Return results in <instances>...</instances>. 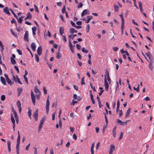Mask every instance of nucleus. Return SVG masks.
Instances as JSON below:
<instances>
[{
	"label": "nucleus",
	"instance_id": "f257e3e1",
	"mask_svg": "<svg viewBox=\"0 0 154 154\" xmlns=\"http://www.w3.org/2000/svg\"><path fill=\"white\" fill-rule=\"evenodd\" d=\"M49 96L48 95V97L47 102H46V112L47 114H48L49 110V105L50 104L49 101Z\"/></svg>",
	"mask_w": 154,
	"mask_h": 154
},
{
	"label": "nucleus",
	"instance_id": "f03ea898",
	"mask_svg": "<svg viewBox=\"0 0 154 154\" xmlns=\"http://www.w3.org/2000/svg\"><path fill=\"white\" fill-rule=\"evenodd\" d=\"M31 98L32 99V103L34 105H35V96L32 91L31 90Z\"/></svg>",
	"mask_w": 154,
	"mask_h": 154
},
{
	"label": "nucleus",
	"instance_id": "7ed1b4c3",
	"mask_svg": "<svg viewBox=\"0 0 154 154\" xmlns=\"http://www.w3.org/2000/svg\"><path fill=\"white\" fill-rule=\"evenodd\" d=\"M13 78L14 80V81L15 82H17L19 84L21 85L22 84V83L20 81V79L18 77L17 75H16V77H15V75H14L13 76Z\"/></svg>",
	"mask_w": 154,
	"mask_h": 154
},
{
	"label": "nucleus",
	"instance_id": "20e7f679",
	"mask_svg": "<svg viewBox=\"0 0 154 154\" xmlns=\"http://www.w3.org/2000/svg\"><path fill=\"white\" fill-rule=\"evenodd\" d=\"M11 120L13 124V129L14 131H15V119L13 117L12 114H11Z\"/></svg>",
	"mask_w": 154,
	"mask_h": 154
},
{
	"label": "nucleus",
	"instance_id": "39448f33",
	"mask_svg": "<svg viewBox=\"0 0 154 154\" xmlns=\"http://www.w3.org/2000/svg\"><path fill=\"white\" fill-rule=\"evenodd\" d=\"M104 86L105 87V89L106 91H107L109 88V85L106 80V75L105 76L104 78Z\"/></svg>",
	"mask_w": 154,
	"mask_h": 154
},
{
	"label": "nucleus",
	"instance_id": "423d86ee",
	"mask_svg": "<svg viewBox=\"0 0 154 154\" xmlns=\"http://www.w3.org/2000/svg\"><path fill=\"white\" fill-rule=\"evenodd\" d=\"M29 35L28 32L27 31H26L24 34L23 39L24 41L27 42H28Z\"/></svg>",
	"mask_w": 154,
	"mask_h": 154
},
{
	"label": "nucleus",
	"instance_id": "0eeeda50",
	"mask_svg": "<svg viewBox=\"0 0 154 154\" xmlns=\"http://www.w3.org/2000/svg\"><path fill=\"white\" fill-rule=\"evenodd\" d=\"M69 48H70L71 52L72 53H74V51L73 49V47L72 45V44L70 40H69Z\"/></svg>",
	"mask_w": 154,
	"mask_h": 154
},
{
	"label": "nucleus",
	"instance_id": "6e6552de",
	"mask_svg": "<svg viewBox=\"0 0 154 154\" xmlns=\"http://www.w3.org/2000/svg\"><path fill=\"white\" fill-rule=\"evenodd\" d=\"M127 121L125 122H123L119 119H117V123H119L122 126H124L125 125H126L127 124Z\"/></svg>",
	"mask_w": 154,
	"mask_h": 154
},
{
	"label": "nucleus",
	"instance_id": "1a4fd4ad",
	"mask_svg": "<svg viewBox=\"0 0 154 154\" xmlns=\"http://www.w3.org/2000/svg\"><path fill=\"white\" fill-rule=\"evenodd\" d=\"M42 48L41 46H39L38 47L37 50V52L38 55H41L42 53Z\"/></svg>",
	"mask_w": 154,
	"mask_h": 154
},
{
	"label": "nucleus",
	"instance_id": "9d476101",
	"mask_svg": "<svg viewBox=\"0 0 154 154\" xmlns=\"http://www.w3.org/2000/svg\"><path fill=\"white\" fill-rule=\"evenodd\" d=\"M34 91L35 92L37 93L36 94V96H39L40 95V91L38 90V89L37 88V86H36L35 87L34 89Z\"/></svg>",
	"mask_w": 154,
	"mask_h": 154
},
{
	"label": "nucleus",
	"instance_id": "9b49d317",
	"mask_svg": "<svg viewBox=\"0 0 154 154\" xmlns=\"http://www.w3.org/2000/svg\"><path fill=\"white\" fill-rule=\"evenodd\" d=\"M115 149V146L113 144H111L110 145V149L109 150V153H112L113 151Z\"/></svg>",
	"mask_w": 154,
	"mask_h": 154
},
{
	"label": "nucleus",
	"instance_id": "f8f14e48",
	"mask_svg": "<svg viewBox=\"0 0 154 154\" xmlns=\"http://www.w3.org/2000/svg\"><path fill=\"white\" fill-rule=\"evenodd\" d=\"M89 12V11L88 10H84L82 12L81 14V16L82 17H83L86 14H88Z\"/></svg>",
	"mask_w": 154,
	"mask_h": 154
},
{
	"label": "nucleus",
	"instance_id": "ddd939ff",
	"mask_svg": "<svg viewBox=\"0 0 154 154\" xmlns=\"http://www.w3.org/2000/svg\"><path fill=\"white\" fill-rule=\"evenodd\" d=\"M3 11L4 12L5 14H7L8 15H10V13L8 11V8L7 7H6L4 8L3 9Z\"/></svg>",
	"mask_w": 154,
	"mask_h": 154
},
{
	"label": "nucleus",
	"instance_id": "4468645a",
	"mask_svg": "<svg viewBox=\"0 0 154 154\" xmlns=\"http://www.w3.org/2000/svg\"><path fill=\"white\" fill-rule=\"evenodd\" d=\"M11 142L9 140H8L7 141V146L9 153H10L11 151Z\"/></svg>",
	"mask_w": 154,
	"mask_h": 154
},
{
	"label": "nucleus",
	"instance_id": "2eb2a0df",
	"mask_svg": "<svg viewBox=\"0 0 154 154\" xmlns=\"http://www.w3.org/2000/svg\"><path fill=\"white\" fill-rule=\"evenodd\" d=\"M31 46L32 51H35L36 48V45L35 44L34 42H32L31 44Z\"/></svg>",
	"mask_w": 154,
	"mask_h": 154
},
{
	"label": "nucleus",
	"instance_id": "dca6fc26",
	"mask_svg": "<svg viewBox=\"0 0 154 154\" xmlns=\"http://www.w3.org/2000/svg\"><path fill=\"white\" fill-rule=\"evenodd\" d=\"M131 108H129L127 110V112L125 114V117L126 118L127 117L129 116V114H130V113L131 112Z\"/></svg>",
	"mask_w": 154,
	"mask_h": 154
},
{
	"label": "nucleus",
	"instance_id": "f3484780",
	"mask_svg": "<svg viewBox=\"0 0 154 154\" xmlns=\"http://www.w3.org/2000/svg\"><path fill=\"white\" fill-rule=\"evenodd\" d=\"M2 83L4 85H5L6 84L5 80V79L3 77L1 76L0 77Z\"/></svg>",
	"mask_w": 154,
	"mask_h": 154
},
{
	"label": "nucleus",
	"instance_id": "a211bd4d",
	"mask_svg": "<svg viewBox=\"0 0 154 154\" xmlns=\"http://www.w3.org/2000/svg\"><path fill=\"white\" fill-rule=\"evenodd\" d=\"M20 134L19 131H18V137L17 140V144H19L20 143Z\"/></svg>",
	"mask_w": 154,
	"mask_h": 154
},
{
	"label": "nucleus",
	"instance_id": "6ab92c4d",
	"mask_svg": "<svg viewBox=\"0 0 154 154\" xmlns=\"http://www.w3.org/2000/svg\"><path fill=\"white\" fill-rule=\"evenodd\" d=\"M150 61L149 65V67L151 70H152L153 69V67L152 66V65L153 63V61L152 60Z\"/></svg>",
	"mask_w": 154,
	"mask_h": 154
},
{
	"label": "nucleus",
	"instance_id": "aec40b11",
	"mask_svg": "<svg viewBox=\"0 0 154 154\" xmlns=\"http://www.w3.org/2000/svg\"><path fill=\"white\" fill-rule=\"evenodd\" d=\"M38 109H36L35 112L33 114V116L34 118L38 117Z\"/></svg>",
	"mask_w": 154,
	"mask_h": 154
},
{
	"label": "nucleus",
	"instance_id": "412c9836",
	"mask_svg": "<svg viewBox=\"0 0 154 154\" xmlns=\"http://www.w3.org/2000/svg\"><path fill=\"white\" fill-rule=\"evenodd\" d=\"M59 32L60 33V34L62 35H63V34L64 32V28L63 27H60V30H59Z\"/></svg>",
	"mask_w": 154,
	"mask_h": 154
},
{
	"label": "nucleus",
	"instance_id": "4be33fe9",
	"mask_svg": "<svg viewBox=\"0 0 154 154\" xmlns=\"http://www.w3.org/2000/svg\"><path fill=\"white\" fill-rule=\"evenodd\" d=\"M12 111L13 112V113H14V115L15 118L16 119V118H18V116L17 113L15 111V109L13 108H12Z\"/></svg>",
	"mask_w": 154,
	"mask_h": 154
},
{
	"label": "nucleus",
	"instance_id": "5701e85b",
	"mask_svg": "<svg viewBox=\"0 0 154 154\" xmlns=\"http://www.w3.org/2000/svg\"><path fill=\"white\" fill-rule=\"evenodd\" d=\"M146 55L148 57L150 60H151V54L150 53V52L149 51H148L147 53H146Z\"/></svg>",
	"mask_w": 154,
	"mask_h": 154
},
{
	"label": "nucleus",
	"instance_id": "b1692460",
	"mask_svg": "<svg viewBox=\"0 0 154 154\" xmlns=\"http://www.w3.org/2000/svg\"><path fill=\"white\" fill-rule=\"evenodd\" d=\"M116 126H115L113 130H112V134L113 135V136L114 137H115L116 136Z\"/></svg>",
	"mask_w": 154,
	"mask_h": 154
},
{
	"label": "nucleus",
	"instance_id": "393cba45",
	"mask_svg": "<svg viewBox=\"0 0 154 154\" xmlns=\"http://www.w3.org/2000/svg\"><path fill=\"white\" fill-rule=\"evenodd\" d=\"M17 90L18 95V96L19 97L20 95L21 92H22L23 89L21 88H17Z\"/></svg>",
	"mask_w": 154,
	"mask_h": 154
},
{
	"label": "nucleus",
	"instance_id": "a878e982",
	"mask_svg": "<svg viewBox=\"0 0 154 154\" xmlns=\"http://www.w3.org/2000/svg\"><path fill=\"white\" fill-rule=\"evenodd\" d=\"M90 97H91V99L92 102V103L93 104H94L95 102V101L93 98V94L91 93H90Z\"/></svg>",
	"mask_w": 154,
	"mask_h": 154
},
{
	"label": "nucleus",
	"instance_id": "bb28decb",
	"mask_svg": "<svg viewBox=\"0 0 154 154\" xmlns=\"http://www.w3.org/2000/svg\"><path fill=\"white\" fill-rule=\"evenodd\" d=\"M19 144H17L16 145V151L17 152V154H19Z\"/></svg>",
	"mask_w": 154,
	"mask_h": 154
},
{
	"label": "nucleus",
	"instance_id": "cd10ccee",
	"mask_svg": "<svg viewBox=\"0 0 154 154\" xmlns=\"http://www.w3.org/2000/svg\"><path fill=\"white\" fill-rule=\"evenodd\" d=\"M120 106V102L119 100H118L117 101V106L116 108V112H117L119 109Z\"/></svg>",
	"mask_w": 154,
	"mask_h": 154
},
{
	"label": "nucleus",
	"instance_id": "c85d7f7f",
	"mask_svg": "<svg viewBox=\"0 0 154 154\" xmlns=\"http://www.w3.org/2000/svg\"><path fill=\"white\" fill-rule=\"evenodd\" d=\"M87 18H88V20L85 21V23H89L90 20L92 19V16H88L87 17Z\"/></svg>",
	"mask_w": 154,
	"mask_h": 154
},
{
	"label": "nucleus",
	"instance_id": "c756f323",
	"mask_svg": "<svg viewBox=\"0 0 154 154\" xmlns=\"http://www.w3.org/2000/svg\"><path fill=\"white\" fill-rule=\"evenodd\" d=\"M94 143H93L91 145V153L94 152Z\"/></svg>",
	"mask_w": 154,
	"mask_h": 154
},
{
	"label": "nucleus",
	"instance_id": "7c9ffc66",
	"mask_svg": "<svg viewBox=\"0 0 154 154\" xmlns=\"http://www.w3.org/2000/svg\"><path fill=\"white\" fill-rule=\"evenodd\" d=\"M11 63L12 64H15L16 63V61L13 59V58L11 57L10 58Z\"/></svg>",
	"mask_w": 154,
	"mask_h": 154
},
{
	"label": "nucleus",
	"instance_id": "2f4dec72",
	"mask_svg": "<svg viewBox=\"0 0 154 154\" xmlns=\"http://www.w3.org/2000/svg\"><path fill=\"white\" fill-rule=\"evenodd\" d=\"M114 10L116 12H118L119 11V7L116 4L114 5Z\"/></svg>",
	"mask_w": 154,
	"mask_h": 154
},
{
	"label": "nucleus",
	"instance_id": "473e14b6",
	"mask_svg": "<svg viewBox=\"0 0 154 154\" xmlns=\"http://www.w3.org/2000/svg\"><path fill=\"white\" fill-rule=\"evenodd\" d=\"M77 31L73 28H70L69 32L71 33H73L74 32H77Z\"/></svg>",
	"mask_w": 154,
	"mask_h": 154
},
{
	"label": "nucleus",
	"instance_id": "72a5a7b5",
	"mask_svg": "<svg viewBox=\"0 0 154 154\" xmlns=\"http://www.w3.org/2000/svg\"><path fill=\"white\" fill-rule=\"evenodd\" d=\"M9 10L12 12V13L14 15V17H15V18L17 19H18V18L16 15L15 14V13L13 11V10L11 8H10L9 9Z\"/></svg>",
	"mask_w": 154,
	"mask_h": 154
},
{
	"label": "nucleus",
	"instance_id": "f704fd0d",
	"mask_svg": "<svg viewBox=\"0 0 154 154\" xmlns=\"http://www.w3.org/2000/svg\"><path fill=\"white\" fill-rule=\"evenodd\" d=\"M26 18H28V19L29 20H31L32 18V16L29 12L27 14Z\"/></svg>",
	"mask_w": 154,
	"mask_h": 154
},
{
	"label": "nucleus",
	"instance_id": "c9c22d12",
	"mask_svg": "<svg viewBox=\"0 0 154 154\" xmlns=\"http://www.w3.org/2000/svg\"><path fill=\"white\" fill-rule=\"evenodd\" d=\"M32 29L33 34L34 35H35V31L36 30V28L35 27H33L32 28Z\"/></svg>",
	"mask_w": 154,
	"mask_h": 154
},
{
	"label": "nucleus",
	"instance_id": "e433bc0d",
	"mask_svg": "<svg viewBox=\"0 0 154 154\" xmlns=\"http://www.w3.org/2000/svg\"><path fill=\"white\" fill-rule=\"evenodd\" d=\"M7 82L10 85H12L13 84V83H14V82H12L10 80V79H8V80H7Z\"/></svg>",
	"mask_w": 154,
	"mask_h": 154
},
{
	"label": "nucleus",
	"instance_id": "4c0bfd02",
	"mask_svg": "<svg viewBox=\"0 0 154 154\" xmlns=\"http://www.w3.org/2000/svg\"><path fill=\"white\" fill-rule=\"evenodd\" d=\"M133 89L134 90L136 91L137 92H139L140 91L139 84H138V86H137V88H136L135 87H134Z\"/></svg>",
	"mask_w": 154,
	"mask_h": 154
},
{
	"label": "nucleus",
	"instance_id": "58836bf2",
	"mask_svg": "<svg viewBox=\"0 0 154 154\" xmlns=\"http://www.w3.org/2000/svg\"><path fill=\"white\" fill-rule=\"evenodd\" d=\"M82 51L83 52H84L86 54L88 52V51L87 50H86L84 47L82 49Z\"/></svg>",
	"mask_w": 154,
	"mask_h": 154
},
{
	"label": "nucleus",
	"instance_id": "ea45409f",
	"mask_svg": "<svg viewBox=\"0 0 154 154\" xmlns=\"http://www.w3.org/2000/svg\"><path fill=\"white\" fill-rule=\"evenodd\" d=\"M35 59L36 61L37 62H38L39 61V57L37 55V54H35Z\"/></svg>",
	"mask_w": 154,
	"mask_h": 154
},
{
	"label": "nucleus",
	"instance_id": "a19ab883",
	"mask_svg": "<svg viewBox=\"0 0 154 154\" xmlns=\"http://www.w3.org/2000/svg\"><path fill=\"white\" fill-rule=\"evenodd\" d=\"M45 121V117H43V118L41 119L40 124L43 125Z\"/></svg>",
	"mask_w": 154,
	"mask_h": 154
},
{
	"label": "nucleus",
	"instance_id": "79ce46f5",
	"mask_svg": "<svg viewBox=\"0 0 154 154\" xmlns=\"http://www.w3.org/2000/svg\"><path fill=\"white\" fill-rule=\"evenodd\" d=\"M85 83L84 82V77H83L81 79V85H85Z\"/></svg>",
	"mask_w": 154,
	"mask_h": 154
},
{
	"label": "nucleus",
	"instance_id": "37998d69",
	"mask_svg": "<svg viewBox=\"0 0 154 154\" xmlns=\"http://www.w3.org/2000/svg\"><path fill=\"white\" fill-rule=\"evenodd\" d=\"M119 16H120L122 20V22H125V20L123 17V14L122 13L121 14L119 15Z\"/></svg>",
	"mask_w": 154,
	"mask_h": 154
},
{
	"label": "nucleus",
	"instance_id": "c03bdc74",
	"mask_svg": "<svg viewBox=\"0 0 154 154\" xmlns=\"http://www.w3.org/2000/svg\"><path fill=\"white\" fill-rule=\"evenodd\" d=\"M17 105L18 106V107H20L21 106V104L19 100H18L17 103Z\"/></svg>",
	"mask_w": 154,
	"mask_h": 154
},
{
	"label": "nucleus",
	"instance_id": "a18cd8bd",
	"mask_svg": "<svg viewBox=\"0 0 154 154\" xmlns=\"http://www.w3.org/2000/svg\"><path fill=\"white\" fill-rule=\"evenodd\" d=\"M43 90L44 93L45 94H47V91L45 87H43Z\"/></svg>",
	"mask_w": 154,
	"mask_h": 154
},
{
	"label": "nucleus",
	"instance_id": "49530a36",
	"mask_svg": "<svg viewBox=\"0 0 154 154\" xmlns=\"http://www.w3.org/2000/svg\"><path fill=\"white\" fill-rule=\"evenodd\" d=\"M5 99V97L4 95H2L1 96V100L4 101Z\"/></svg>",
	"mask_w": 154,
	"mask_h": 154
},
{
	"label": "nucleus",
	"instance_id": "de8ad7c7",
	"mask_svg": "<svg viewBox=\"0 0 154 154\" xmlns=\"http://www.w3.org/2000/svg\"><path fill=\"white\" fill-rule=\"evenodd\" d=\"M10 31L11 32V34L13 35L14 36H15V37H17V35L16 34H15L12 30V29H10Z\"/></svg>",
	"mask_w": 154,
	"mask_h": 154
},
{
	"label": "nucleus",
	"instance_id": "09e8293b",
	"mask_svg": "<svg viewBox=\"0 0 154 154\" xmlns=\"http://www.w3.org/2000/svg\"><path fill=\"white\" fill-rule=\"evenodd\" d=\"M11 22L12 23H14L15 25L16 26H17V22H16V21L14 19V18H13V20H11Z\"/></svg>",
	"mask_w": 154,
	"mask_h": 154
},
{
	"label": "nucleus",
	"instance_id": "8fccbe9b",
	"mask_svg": "<svg viewBox=\"0 0 154 154\" xmlns=\"http://www.w3.org/2000/svg\"><path fill=\"white\" fill-rule=\"evenodd\" d=\"M62 12L63 13L64 12L65 13V12H66V7L65 5L63 6L62 10Z\"/></svg>",
	"mask_w": 154,
	"mask_h": 154
},
{
	"label": "nucleus",
	"instance_id": "3c124183",
	"mask_svg": "<svg viewBox=\"0 0 154 154\" xmlns=\"http://www.w3.org/2000/svg\"><path fill=\"white\" fill-rule=\"evenodd\" d=\"M34 6L35 8V11L37 12L38 13L39 11L38 10V8L35 5H34Z\"/></svg>",
	"mask_w": 154,
	"mask_h": 154
},
{
	"label": "nucleus",
	"instance_id": "603ef678",
	"mask_svg": "<svg viewBox=\"0 0 154 154\" xmlns=\"http://www.w3.org/2000/svg\"><path fill=\"white\" fill-rule=\"evenodd\" d=\"M62 37L63 40L65 42H66L67 40H66V38L65 36V35H62Z\"/></svg>",
	"mask_w": 154,
	"mask_h": 154
},
{
	"label": "nucleus",
	"instance_id": "864d4df0",
	"mask_svg": "<svg viewBox=\"0 0 154 154\" xmlns=\"http://www.w3.org/2000/svg\"><path fill=\"white\" fill-rule=\"evenodd\" d=\"M19 23H21L23 21V20L21 18V17H20L19 18H18V19H17Z\"/></svg>",
	"mask_w": 154,
	"mask_h": 154
},
{
	"label": "nucleus",
	"instance_id": "5fc2aeb1",
	"mask_svg": "<svg viewBox=\"0 0 154 154\" xmlns=\"http://www.w3.org/2000/svg\"><path fill=\"white\" fill-rule=\"evenodd\" d=\"M16 28L17 29V30L18 32H20L21 31V30H22V29L20 28V27L19 26H18V27H17V26H16Z\"/></svg>",
	"mask_w": 154,
	"mask_h": 154
},
{
	"label": "nucleus",
	"instance_id": "6e6d98bb",
	"mask_svg": "<svg viewBox=\"0 0 154 154\" xmlns=\"http://www.w3.org/2000/svg\"><path fill=\"white\" fill-rule=\"evenodd\" d=\"M31 112H32V110H29L28 111V115L30 118H31V115H32Z\"/></svg>",
	"mask_w": 154,
	"mask_h": 154
},
{
	"label": "nucleus",
	"instance_id": "4d7b16f0",
	"mask_svg": "<svg viewBox=\"0 0 154 154\" xmlns=\"http://www.w3.org/2000/svg\"><path fill=\"white\" fill-rule=\"evenodd\" d=\"M42 125L39 124L38 128V131L39 132L41 130L42 128Z\"/></svg>",
	"mask_w": 154,
	"mask_h": 154
},
{
	"label": "nucleus",
	"instance_id": "13d9d810",
	"mask_svg": "<svg viewBox=\"0 0 154 154\" xmlns=\"http://www.w3.org/2000/svg\"><path fill=\"white\" fill-rule=\"evenodd\" d=\"M83 6V4L81 2H80L77 6L78 8H82Z\"/></svg>",
	"mask_w": 154,
	"mask_h": 154
},
{
	"label": "nucleus",
	"instance_id": "bf43d9fd",
	"mask_svg": "<svg viewBox=\"0 0 154 154\" xmlns=\"http://www.w3.org/2000/svg\"><path fill=\"white\" fill-rule=\"evenodd\" d=\"M30 144L29 143L26 146L25 148V149L26 151H28L29 150V147L30 146Z\"/></svg>",
	"mask_w": 154,
	"mask_h": 154
},
{
	"label": "nucleus",
	"instance_id": "052dcab7",
	"mask_svg": "<svg viewBox=\"0 0 154 154\" xmlns=\"http://www.w3.org/2000/svg\"><path fill=\"white\" fill-rule=\"evenodd\" d=\"M56 57L57 59H60V58L61 55L60 54L59 52L57 53Z\"/></svg>",
	"mask_w": 154,
	"mask_h": 154
},
{
	"label": "nucleus",
	"instance_id": "680f3d73",
	"mask_svg": "<svg viewBox=\"0 0 154 154\" xmlns=\"http://www.w3.org/2000/svg\"><path fill=\"white\" fill-rule=\"evenodd\" d=\"M123 136V133L122 132H121L120 133V136L119 138V140H121L122 138V137Z\"/></svg>",
	"mask_w": 154,
	"mask_h": 154
},
{
	"label": "nucleus",
	"instance_id": "e2e57ef3",
	"mask_svg": "<svg viewBox=\"0 0 154 154\" xmlns=\"http://www.w3.org/2000/svg\"><path fill=\"white\" fill-rule=\"evenodd\" d=\"M125 22H122L121 24V29H123L124 28Z\"/></svg>",
	"mask_w": 154,
	"mask_h": 154
},
{
	"label": "nucleus",
	"instance_id": "0e129e2a",
	"mask_svg": "<svg viewBox=\"0 0 154 154\" xmlns=\"http://www.w3.org/2000/svg\"><path fill=\"white\" fill-rule=\"evenodd\" d=\"M76 47L79 50L81 49V46L79 44H76Z\"/></svg>",
	"mask_w": 154,
	"mask_h": 154
},
{
	"label": "nucleus",
	"instance_id": "69168bd1",
	"mask_svg": "<svg viewBox=\"0 0 154 154\" xmlns=\"http://www.w3.org/2000/svg\"><path fill=\"white\" fill-rule=\"evenodd\" d=\"M59 123L60 127V128H62V122H61V119H60L59 122Z\"/></svg>",
	"mask_w": 154,
	"mask_h": 154
},
{
	"label": "nucleus",
	"instance_id": "338daca9",
	"mask_svg": "<svg viewBox=\"0 0 154 154\" xmlns=\"http://www.w3.org/2000/svg\"><path fill=\"white\" fill-rule=\"evenodd\" d=\"M115 51H117L119 49V48L118 47H113L112 48Z\"/></svg>",
	"mask_w": 154,
	"mask_h": 154
},
{
	"label": "nucleus",
	"instance_id": "774afa93",
	"mask_svg": "<svg viewBox=\"0 0 154 154\" xmlns=\"http://www.w3.org/2000/svg\"><path fill=\"white\" fill-rule=\"evenodd\" d=\"M77 98V96L75 94H73V98L74 100H75Z\"/></svg>",
	"mask_w": 154,
	"mask_h": 154
}]
</instances>
